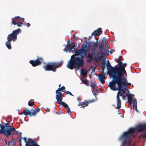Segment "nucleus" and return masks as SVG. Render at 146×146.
<instances>
[{"instance_id":"nucleus-1","label":"nucleus","mask_w":146,"mask_h":146,"mask_svg":"<svg viewBox=\"0 0 146 146\" xmlns=\"http://www.w3.org/2000/svg\"><path fill=\"white\" fill-rule=\"evenodd\" d=\"M112 78V81L110 82L108 87L113 91L117 90L118 87H120V85L125 78H123L117 74L110 76Z\"/></svg>"},{"instance_id":"nucleus-2","label":"nucleus","mask_w":146,"mask_h":146,"mask_svg":"<svg viewBox=\"0 0 146 146\" xmlns=\"http://www.w3.org/2000/svg\"><path fill=\"white\" fill-rule=\"evenodd\" d=\"M70 61H69L67 64L68 68L71 70L76 68V65L78 66H83L84 62L83 59L80 57L74 56H72Z\"/></svg>"},{"instance_id":"nucleus-3","label":"nucleus","mask_w":146,"mask_h":146,"mask_svg":"<svg viewBox=\"0 0 146 146\" xmlns=\"http://www.w3.org/2000/svg\"><path fill=\"white\" fill-rule=\"evenodd\" d=\"M21 32L20 29H18L13 31L12 33L9 35L7 37V41L5 43V44L9 49H11V42L12 40L14 42L17 40V35Z\"/></svg>"},{"instance_id":"nucleus-4","label":"nucleus","mask_w":146,"mask_h":146,"mask_svg":"<svg viewBox=\"0 0 146 146\" xmlns=\"http://www.w3.org/2000/svg\"><path fill=\"white\" fill-rule=\"evenodd\" d=\"M63 64L62 62H49L43 66V68L46 71H52L54 72L56 71V69Z\"/></svg>"},{"instance_id":"nucleus-5","label":"nucleus","mask_w":146,"mask_h":146,"mask_svg":"<svg viewBox=\"0 0 146 146\" xmlns=\"http://www.w3.org/2000/svg\"><path fill=\"white\" fill-rule=\"evenodd\" d=\"M0 127H1V129L0 130V133L5 134L7 137L11 135L12 132L16 131L15 129L10 125H8L5 127L4 125L0 124Z\"/></svg>"},{"instance_id":"nucleus-6","label":"nucleus","mask_w":146,"mask_h":146,"mask_svg":"<svg viewBox=\"0 0 146 146\" xmlns=\"http://www.w3.org/2000/svg\"><path fill=\"white\" fill-rule=\"evenodd\" d=\"M126 65V63L123 64L122 62L118 67H117V74L123 78H125L124 76V74L127 76V73L125 69Z\"/></svg>"},{"instance_id":"nucleus-7","label":"nucleus","mask_w":146,"mask_h":146,"mask_svg":"<svg viewBox=\"0 0 146 146\" xmlns=\"http://www.w3.org/2000/svg\"><path fill=\"white\" fill-rule=\"evenodd\" d=\"M136 131L138 132L142 131L145 129H146V123L144 124H139L136 127ZM140 137L143 139L146 138V131L145 133L141 134Z\"/></svg>"},{"instance_id":"nucleus-8","label":"nucleus","mask_w":146,"mask_h":146,"mask_svg":"<svg viewBox=\"0 0 146 146\" xmlns=\"http://www.w3.org/2000/svg\"><path fill=\"white\" fill-rule=\"evenodd\" d=\"M131 136V135L127 132H125L121 137L120 139L123 141V144H130L129 138Z\"/></svg>"},{"instance_id":"nucleus-9","label":"nucleus","mask_w":146,"mask_h":146,"mask_svg":"<svg viewBox=\"0 0 146 146\" xmlns=\"http://www.w3.org/2000/svg\"><path fill=\"white\" fill-rule=\"evenodd\" d=\"M107 67L108 70V74L110 76L117 74V67H113L110 64L109 61L107 62Z\"/></svg>"},{"instance_id":"nucleus-10","label":"nucleus","mask_w":146,"mask_h":146,"mask_svg":"<svg viewBox=\"0 0 146 146\" xmlns=\"http://www.w3.org/2000/svg\"><path fill=\"white\" fill-rule=\"evenodd\" d=\"M117 90H118V92L117 93L116 96L117 106L116 109H119L121 107V102L119 98V96H121L123 94L119 89Z\"/></svg>"},{"instance_id":"nucleus-11","label":"nucleus","mask_w":146,"mask_h":146,"mask_svg":"<svg viewBox=\"0 0 146 146\" xmlns=\"http://www.w3.org/2000/svg\"><path fill=\"white\" fill-rule=\"evenodd\" d=\"M43 62V59L42 57H38L37 59L34 61L31 60L30 63L33 67H35L38 65L41 64Z\"/></svg>"},{"instance_id":"nucleus-12","label":"nucleus","mask_w":146,"mask_h":146,"mask_svg":"<svg viewBox=\"0 0 146 146\" xmlns=\"http://www.w3.org/2000/svg\"><path fill=\"white\" fill-rule=\"evenodd\" d=\"M126 78H125L122 82V84L120 85V87H118V89H119L120 90V91L122 93V94H125V91L124 90H125V91H127V92L128 94L129 93V90L126 88H123V86H125V82L126 81Z\"/></svg>"},{"instance_id":"nucleus-13","label":"nucleus","mask_w":146,"mask_h":146,"mask_svg":"<svg viewBox=\"0 0 146 146\" xmlns=\"http://www.w3.org/2000/svg\"><path fill=\"white\" fill-rule=\"evenodd\" d=\"M83 45H82V48L78 50H76L75 51V54L76 56H78L79 55H80V56H82V57L80 58H82L83 59V54L84 53V52L86 51V50L84 49L85 48H86L87 47V44H85L84 46L83 47L82 46Z\"/></svg>"},{"instance_id":"nucleus-14","label":"nucleus","mask_w":146,"mask_h":146,"mask_svg":"<svg viewBox=\"0 0 146 146\" xmlns=\"http://www.w3.org/2000/svg\"><path fill=\"white\" fill-rule=\"evenodd\" d=\"M70 42V41L69 40L68 42V44L66 45L65 48L64 49V50L66 52H68V51L70 52H71L72 49H76L75 48L74 45L72 46L71 44H72V42H71V44H69V42Z\"/></svg>"},{"instance_id":"nucleus-15","label":"nucleus","mask_w":146,"mask_h":146,"mask_svg":"<svg viewBox=\"0 0 146 146\" xmlns=\"http://www.w3.org/2000/svg\"><path fill=\"white\" fill-rule=\"evenodd\" d=\"M56 94V98L57 101L59 103L62 101L63 99L62 94L60 92H58L57 94Z\"/></svg>"},{"instance_id":"nucleus-16","label":"nucleus","mask_w":146,"mask_h":146,"mask_svg":"<svg viewBox=\"0 0 146 146\" xmlns=\"http://www.w3.org/2000/svg\"><path fill=\"white\" fill-rule=\"evenodd\" d=\"M102 29L100 28H98L97 30H95L92 34V36H99L102 33Z\"/></svg>"},{"instance_id":"nucleus-17","label":"nucleus","mask_w":146,"mask_h":146,"mask_svg":"<svg viewBox=\"0 0 146 146\" xmlns=\"http://www.w3.org/2000/svg\"><path fill=\"white\" fill-rule=\"evenodd\" d=\"M22 139L24 140L26 143L25 146H33L35 142L34 141H32L31 142L27 141L26 138L25 137H23Z\"/></svg>"},{"instance_id":"nucleus-18","label":"nucleus","mask_w":146,"mask_h":146,"mask_svg":"<svg viewBox=\"0 0 146 146\" xmlns=\"http://www.w3.org/2000/svg\"><path fill=\"white\" fill-rule=\"evenodd\" d=\"M23 113L26 116L29 115L30 116H33V111H29L28 109H25L23 110Z\"/></svg>"},{"instance_id":"nucleus-19","label":"nucleus","mask_w":146,"mask_h":146,"mask_svg":"<svg viewBox=\"0 0 146 146\" xmlns=\"http://www.w3.org/2000/svg\"><path fill=\"white\" fill-rule=\"evenodd\" d=\"M105 78V77L104 73L102 72L101 74L99 75V80L102 84L104 83L105 81L104 79Z\"/></svg>"},{"instance_id":"nucleus-20","label":"nucleus","mask_w":146,"mask_h":146,"mask_svg":"<svg viewBox=\"0 0 146 146\" xmlns=\"http://www.w3.org/2000/svg\"><path fill=\"white\" fill-rule=\"evenodd\" d=\"M95 100L94 99L89 100L88 102L86 101H85L84 102H82V107H84L85 106H88L89 103H91L94 102Z\"/></svg>"},{"instance_id":"nucleus-21","label":"nucleus","mask_w":146,"mask_h":146,"mask_svg":"<svg viewBox=\"0 0 146 146\" xmlns=\"http://www.w3.org/2000/svg\"><path fill=\"white\" fill-rule=\"evenodd\" d=\"M132 103L133 109H135L137 111H138L137 107V102L136 99L133 100Z\"/></svg>"},{"instance_id":"nucleus-22","label":"nucleus","mask_w":146,"mask_h":146,"mask_svg":"<svg viewBox=\"0 0 146 146\" xmlns=\"http://www.w3.org/2000/svg\"><path fill=\"white\" fill-rule=\"evenodd\" d=\"M128 102L129 103V105H131L132 101V94H130L129 95L128 94Z\"/></svg>"},{"instance_id":"nucleus-23","label":"nucleus","mask_w":146,"mask_h":146,"mask_svg":"<svg viewBox=\"0 0 146 146\" xmlns=\"http://www.w3.org/2000/svg\"><path fill=\"white\" fill-rule=\"evenodd\" d=\"M136 131L135 127L130 128L127 132L131 136L132 133Z\"/></svg>"},{"instance_id":"nucleus-24","label":"nucleus","mask_w":146,"mask_h":146,"mask_svg":"<svg viewBox=\"0 0 146 146\" xmlns=\"http://www.w3.org/2000/svg\"><path fill=\"white\" fill-rule=\"evenodd\" d=\"M105 61L104 60L101 63V67L102 69V72L104 73L105 69Z\"/></svg>"},{"instance_id":"nucleus-25","label":"nucleus","mask_w":146,"mask_h":146,"mask_svg":"<svg viewBox=\"0 0 146 146\" xmlns=\"http://www.w3.org/2000/svg\"><path fill=\"white\" fill-rule=\"evenodd\" d=\"M80 73L83 76L86 77L87 74V73L85 72V69H81Z\"/></svg>"},{"instance_id":"nucleus-26","label":"nucleus","mask_w":146,"mask_h":146,"mask_svg":"<svg viewBox=\"0 0 146 146\" xmlns=\"http://www.w3.org/2000/svg\"><path fill=\"white\" fill-rule=\"evenodd\" d=\"M65 88L64 86H62L60 88H58V89L57 90H56V94H57L58 92H60V93H61L64 90H65Z\"/></svg>"},{"instance_id":"nucleus-27","label":"nucleus","mask_w":146,"mask_h":146,"mask_svg":"<svg viewBox=\"0 0 146 146\" xmlns=\"http://www.w3.org/2000/svg\"><path fill=\"white\" fill-rule=\"evenodd\" d=\"M40 109L38 108L36 110L32 109L31 110V111H33V113L34 114H33L34 116L36 115V114L37 113L40 111Z\"/></svg>"},{"instance_id":"nucleus-28","label":"nucleus","mask_w":146,"mask_h":146,"mask_svg":"<svg viewBox=\"0 0 146 146\" xmlns=\"http://www.w3.org/2000/svg\"><path fill=\"white\" fill-rule=\"evenodd\" d=\"M16 17H14V18H12L11 19V22L12 24L13 25H16L17 24V23H18L19 22L17 21L16 19Z\"/></svg>"},{"instance_id":"nucleus-29","label":"nucleus","mask_w":146,"mask_h":146,"mask_svg":"<svg viewBox=\"0 0 146 146\" xmlns=\"http://www.w3.org/2000/svg\"><path fill=\"white\" fill-rule=\"evenodd\" d=\"M15 17H16L15 18L16 20L19 22H22V21L23 22L24 21V18H21L19 16H16Z\"/></svg>"},{"instance_id":"nucleus-30","label":"nucleus","mask_w":146,"mask_h":146,"mask_svg":"<svg viewBox=\"0 0 146 146\" xmlns=\"http://www.w3.org/2000/svg\"><path fill=\"white\" fill-rule=\"evenodd\" d=\"M59 104H61L62 106L64 107L66 109L69 107L68 105L66 103L64 102H62V101L59 103Z\"/></svg>"},{"instance_id":"nucleus-31","label":"nucleus","mask_w":146,"mask_h":146,"mask_svg":"<svg viewBox=\"0 0 146 146\" xmlns=\"http://www.w3.org/2000/svg\"><path fill=\"white\" fill-rule=\"evenodd\" d=\"M28 105L30 106H32L34 104V100H30L28 102Z\"/></svg>"},{"instance_id":"nucleus-32","label":"nucleus","mask_w":146,"mask_h":146,"mask_svg":"<svg viewBox=\"0 0 146 146\" xmlns=\"http://www.w3.org/2000/svg\"><path fill=\"white\" fill-rule=\"evenodd\" d=\"M122 57L121 56H119V58L117 59V62L118 63V64L119 65V66L121 64V63H122V62L121 61V59L122 58Z\"/></svg>"},{"instance_id":"nucleus-33","label":"nucleus","mask_w":146,"mask_h":146,"mask_svg":"<svg viewBox=\"0 0 146 146\" xmlns=\"http://www.w3.org/2000/svg\"><path fill=\"white\" fill-rule=\"evenodd\" d=\"M100 51V54L99 59H102L104 57L105 53L103 51V50Z\"/></svg>"},{"instance_id":"nucleus-34","label":"nucleus","mask_w":146,"mask_h":146,"mask_svg":"<svg viewBox=\"0 0 146 146\" xmlns=\"http://www.w3.org/2000/svg\"><path fill=\"white\" fill-rule=\"evenodd\" d=\"M104 45L102 44H100L99 46V50H103L104 49Z\"/></svg>"},{"instance_id":"nucleus-35","label":"nucleus","mask_w":146,"mask_h":146,"mask_svg":"<svg viewBox=\"0 0 146 146\" xmlns=\"http://www.w3.org/2000/svg\"><path fill=\"white\" fill-rule=\"evenodd\" d=\"M88 57L90 59L93 60L94 59L93 57V54L90 53H89L88 54Z\"/></svg>"},{"instance_id":"nucleus-36","label":"nucleus","mask_w":146,"mask_h":146,"mask_svg":"<svg viewBox=\"0 0 146 146\" xmlns=\"http://www.w3.org/2000/svg\"><path fill=\"white\" fill-rule=\"evenodd\" d=\"M64 93L66 94H69L71 96H74V95H72V94L70 92L68 91L64 90Z\"/></svg>"},{"instance_id":"nucleus-37","label":"nucleus","mask_w":146,"mask_h":146,"mask_svg":"<svg viewBox=\"0 0 146 146\" xmlns=\"http://www.w3.org/2000/svg\"><path fill=\"white\" fill-rule=\"evenodd\" d=\"M82 82H83V83L84 84L86 85H88V82L87 80H83L82 81Z\"/></svg>"},{"instance_id":"nucleus-38","label":"nucleus","mask_w":146,"mask_h":146,"mask_svg":"<svg viewBox=\"0 0 146 146\" xmlns=\"http://www.w3.org/2000/svg\"><path fill=\"white\" fill-rule=\"evenodd\" d=\"M15 132H16L17 134L19 136V137H21V133L16 131Z\"/></svg>"},{"instance_id":"nucleus-39","label":"nucleus","mask_w":146,"mask_h":146,"mask_svg":"<svg viewBox=\"0 0 146 146\" xmlns=\"http://www.w3.org/2000/svg\"><path fill=\"white\" fill-rule=\"evenodd\" d=\"M23 24V23L22 22H19L18 23H17V26L18 27H21L22 26Z\"/></svg>"},{"instance_id":"nucleus-40","label":"nucleus","mask_w":146,"mask_h":146,"mask_svg":"<svg viewBox=\"0 0 146 146\" xmlns=\"http://www.w3.org/2000/svg\"><path fill=\"white\" fill-rule=\"evenodd\" d=\"M94 55L96 56H98L99 55V54H100V52H96L95 51H94Z\"/></svg>"},{"instance_id":"nucleus-41","label":"nucleus","mask_w":146,"mask_h":146,"mask_svg":"<svg viewBox=\"0 0 146 146\" xmlns=\"http://www.w3.org/2000/svg\"><path fill=\"white\" fill-rule=\"evenodd\" d=\"M106 42V41L105 40H102L101 41V44L104 45L105 43Z\"/></svg>"},{"instance_id":"nucleus-42","label":"nucleus","mask_w":146,"mask_h":146,"mask_svg":"<svg viewBox=\"0 0 146 146\" xmlns=\"http://www.w3.org/2000/svg\"><path fill=\"white\" fill-rule=\"evenodd\" d=\"M90 86L92 88L94 89L95 87V84L94 83H92L90 84Z\"/></svg>"},{"instance_id":"nucleus-43","label":"nucleus","mask_w":146,"mask_h":146,"mask_svg":"<svg viewBox=\"0 0 146 146\" xmlns=\"http://www.w3.org/2000/svg\"><path fill=\"white\" fill-rule=\"evenodd\" d=\"M126 81L125 82V86H126V85H129V86H130L131 85V83H128L127 82V79L126 78Z\"/></svg>"},{"instance_id":"nucleus-44","label":"nucleus","mask_w":146,"mask_h":146,"mask_svg":"<svg viewBox=\"0 0 146 146\" xmlns=\"http://www.w3.org/2000/svg\"><path fill=\"white\" fill-rule=\"evenodd\" d=\"M62 113V110H60L59 111H57L56 112V113L57 114H58V115L60 114L61 113Z\"/></svg>"},{"instance_id":"nucleus-45","label":"nucleus","mask_w":146,"mask_h":146,"mask_svg":"<svg viewBox=\"0 0 146 146\" xmlns=\"http://www.w3.org/2000/svg\"><path fill=\"white\" fill-rule=\"evenodd\" d=\"M98 40H97V41L94 44V46L96 47H98V44L97 43Z\"/></svg>"},{"instance_id":"nucleus-46","label":"nucleus","mask_w":146,"mask_h":146,"mask_svg":"<svg viewBox=\"0 0 146 146\" xmlns=\"http://www.w3.org/2000/svg\"><path fill=\"white\" fill-rule=\"evenodd\" d=\"M10 123V121H9L7 123H5V125H4L5 127H6V126H8L9 125H8Z\"/></svg>"},{"instance_id":"nucleus-47","label":"nucleus","mask_w":146,"mask_h":146,"mask_svg":"<svg viewBox=\"0 0 146 146\" xmlns=\"http://www.w3.org/2000/svg\"><path fill=\"white\" fill-rule=\"evenodd\" d=\"M66 109L67 110V112L68 113H69V112H70V109L69 107L67 108Z\"/></svg>"},{"instance_id":"nucleus-48","label":"nucleus","mask_w":146,"mask_h":146,"mask_svg":"<svg viewBox=\"0 0 146 146\" xmlns=\"http://www.w3.org/2000/svg\"><path fill=\"white\" fill-rule=\"evenodd\" d=\"M128 93H127L126 94V95H123L122 96V98L123 99H124L126 97V96H128Z\"/></svg>"},{"instance_id":"nucleus-49","label":"nucleus","mask_w":146,"mask_h":146,"mask_svg":"<svg viewBox=\"0 0 146 146\" xmlns=\"http://www.w3.org/2000/svg\"><path fill=\"white\" fill-rule=\"evenodd\" d=\"M82 102H79V103L78 104V106H82Z\"/></svg>"},{"instance_id":"nucleus-50","label":"nucleus","mask_w":146,"mask_h":146,"mask_svg":"<svg viewBox=\"0 0 146 146\" xmlns=\"http://www.w3.org/2000/svg\"><path fill=\"white\" fill-rule=\"evenodd\" d=\"M33 146H40L38 145L35 142Z\"/></svg>"},{"instance_id":"nucleus-51","label":"nucleus","mask_w":146,"mask_h":146,"mask_svg":"<svg viewBox=\"0 0 146 146\" xmlns=\"http://www.w3.org/2000/svg\"><path fill=\"white\" fill-rule=\"evenodd\" d=\"M26 25L27 27H29L30 26V23H27Z\"/></svg>"},{"instance_id":"nucleus-52","label":"nucleus","mask_w":146,"mask_h":146,"mask_svg":"<svg viewBox=\"0 0 146 146\" xmlns=\"http://www.w3.org/2000/svg\"><path fill=\"white\" fill-rule=\"evenodd\" d=\"M115 51V50H111V51L110 52V54H111L113 53V52H114Z\"/></svg>"},{"instance_id":"nucleus-53","label":"nucleus","mask_w":146,"mask_h":146,"mask_svg":"<svg viewBox=\"0 0 146 146\" xmlns=\"http://www.w3.org/2000/svg\"><path fill=\"white\" fill-rule=\"evenodd\" d=\"M21 137H20V138L19 140V142L20 143H21Z\"/></svg>"},{"instance_id":"nucleus-54","label":"nucleus","mask_w":146,"mask_h":146,"mask_svg":"<svg viewBox=\"0 0 146 146\" xmlns=\"http://www.w3.org/2000/svg\"><path fill=\"white\" fill-rule=\"evenodd\" d=\"M46 111L49 112L50 111V110L48 108H47L46 109Z\"/></svg>"},{"instance_id":"nucleus-55","label":"nucleus","mask_w":146,"mask_h":146,"mask_svg":"<svg viewBox=\"0 0 146 146\" xmlns=\"http://www.w3.org/2000/svg\"><path fill=\"white\" fill-rule=\"evenodd\" d=\"M91 60H92V59H89L88 60H87V62H90Z\"/></svg>"},{"instance_id":"nucleus-56","label":"nucleus","mask_w":146,"mask_h":146,"mask_svg":"<svg viewBox=\"0 0 146 146\" xmlns=\"http://www.w3.org/2000/svg\"><path fill=\"white\" fill-rule=\"evenodd\" d=\"M15 132H12V135H15Z\"/></svg>"},{"instance_id":"nucleus-57","label":"nucleus","mask_w":146,"mask_h":146,"mask_svg":"<svg viewBox=\"0 0 146 146\" xmlns=\"http://www.w3.org/2000/svg\"><path fill=\"white\" fill-rule=\"evenodd\" d=\"M76 66H77V69H79L80 67H83V66H78V65H76Z\"/></svg>"},{"instance_id":"nucleus-58","label":"nucleus","mask_w":146,"mask_h":146,"mask_svg":"<svg viewBox=\"0 0 146 146\" xmlns=\"http://www.w3.org/2000/svg\"><path fill=\"white\" fill-rule=\"evenodd\" d=\"M19 146H22V144L21 143H20Z\"/></svg>"},{"instance_id":"nucleus-59","label":"nucleus","mask_w":146,"mask_h":146,"mask_svg":"<svg viewBox=\"0 0 146 146\" xmlns=\"http://www.w3.org/2000/svg\"><path fill=\"white\" fill-rule=\"evenodd\" d=\"M30 139H28V141H30Z\"/></svg>"},{"instance_id":"nucleus-60","label":"nucleus","mask_w":146,"mask_h":146,"mask_svg":"<svg viewBox=\"0 0 146 146\" xmlns=\"http://www.w3.org/2000/svg\"><path fill=\"white\" fill-rule=\"evenodd\" d=\"M94 95H95V96H96V93H94Z\"/></svg>"},{"instance_id":"nucleus-61","label":"nucleus","mask_w":146,"mask_h":146,"mask_svg":"<svg viewBox=\"0 0 146 146\" xmlns=\"http://www.w3.org/2000/svg\"><path fill=\"white\" fill-rule=\"evenodd\" d=\"M61 86V84H60L59 85V87H60Z\"/></svg>"},{"instance_id":"nucleus-62","label":"nucleus","mask_w":146,"mask_h":146,"mask_svg":"<svg viewBox=\"0 0 146 146\" xmlns=\"http://www.w3.org/2000/svg\"><path fill=\"white\" fill-rule=\"evenodd\" d=\"M15 144V142H13V144Z\"/></svg>"},{"instance_id":"nucleus-63","label":"nucleus","mask_w":146,"mask_h":146,"mask_svg":"<svg viewBox=\"0 0 146 146\" xmlns=\"http://www.w3.org/2000/svg\"><path fill=\"white\" fill-rule=\"evenodd\" d=\"M119 109V110H118V112H119V109ZM120 109H119V110Z\"/></svg>"},{"instance_id":"nucleus-64","label":"nucleus","mask_w":146,"mask_h":146,"mask_svg":"<svg viewBox=\"0 0 146 146\" xmlns=\"http://www.w3.org/2000/svg\"><path fill=\"white\" fill-rule=\"evenodd\" d=\"M77 99L78 101H79V100H78V98H77Z\"/></svg>"}]
</instances>
